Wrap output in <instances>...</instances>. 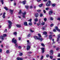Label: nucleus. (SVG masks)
<instances>
[{
	"mask_svg": "<svg viewBox=\"0 0 60 60\" xmlns=\"http://www.w3.org/2000/svg\"><path fill=\"white\" fill-rule=\"evenodd\" d=\"M12 42L15 44H16V43H17V40L15 39V38H13L12 39Z\"/></svg>",
	"mask_w": 60,
	"mask_h": 60,
	"instance_id": "7ed1b4c3",
	"label": "nucleus"
},
{
	"mask_svg": "<svg viewBox=\"0 0 60 60\" xmlns=\"http://www.w3.org/2000/svg\"><path fill=\"white\" fill-rule=\"evenodd\" d=\"M22 13V10H19V12H18V14H20Z\"/></svg>",
	"mask_w": 60,
	"mask_h": 60,
	"instance_id": "6ab92c4d",
	"label": "nucleus"
},
{
	"mask_svg": "<svg viewBox=\"0 0 60 60\" xmlns=\"http://www.w3.org/2000/svg\"><path fill=\"white\" fill-rule=\"evenodd\" d=\"M52 6L53 7H54L55 6V4H53L52 5Z\"/></svg>",
	"mask_w": 60,
	"mask_h": 60,
	"instance_id": "c03bdc74",
	"label": "nucleus"
},
{
	"mask_svg": "<svg viewBox=\"0 0 60 60\" xmlns=\"http://www.w3.org/2000/svg\"><path fill=\"white\" fill-rule=\"evenodd\" d=\"M41 46H43V47H44V46H45V45L43 43H41Z\"/></svg>",
	"mask_w": 60,
	"mask_h": 60,
	"instance_id": "2f4dec72",
	"label": "nucleus"
},
{
	"mask_svg": "<svg viewBox=\"0 0 60 60\" xmlns=\"http://www.w3.org/2000/svg\"><path fill=\"white\" fill-rule=\"evenodd\" d=\"M9 52H10V51H9V50H7L6 51V53L7 54H8V53H9Z\"/></svg>",
	"mask_w": 60,
	"mask_h": 60,
	"instance_id": "cd10ccee",
	"label": "nucleus"
},
{
	"mask_svg": "<svg viewBox=\"0 0 60 60\" xmlns=\"http://www.w3.org/2000/svg\"><path fill=\"white\" fill-rule=\"evenodd\" d=\"M8 22L9 23L8 28H9V29H10V28H11V24H12V22L10 21H8Z\"/></svg>",
	"mask_w": 60,
	"mask_h": 60,
	"instance_id": "f03ea898",
	"label": "nucleus"
},
{
	"mask_svg": "<svg viewBox=\"0 0 60 60\" xmlns=\"http://www.w3.org/2000/svg\"><path fill=\"white\" fill-rule=\"evenodd\" d=\"M19 41H20V40H21V38H20V37H19Z\"/></svg>",
	"mask_w": 60,
	"mask_h": 60,
	"instance_id": "0e129e2a",
	"label": "nucleus"
},
{
	"mask_svg": "<svg viewBox=\"0 0 60 60\" xmlns=\"http://www.w3.org/2000/svg\"><path fill=\"white\" fill-rule=\"evenodd\" d=\"M58 38L57 41H59V39L60 38V34H59L58 35Z\"/></svg>",
	"mask_w": 60,
	"mask_h": 60,
	"instance_id": "dca6fc26",
	"label": "nucleus"
},
{
	"mask_svg": "<svg viewBox=\"0 0 60 60\" xmlns=\"http://www.w3.org/2000/svg\"><path fill=\"white\" fill-rule=\"evenodd\" d=\"M34 39L36 40H39L40 41H42L43 40V39L42 38H38V37L37 36H34Z\"/></svg>",
	"mask_w": 60,
	"mask_h": 60,
	"instance_id": "f257e3e1",
	"label": "nucleus"
},
{
	"mask_svg": "<svg viewBox=\"0 0 60 60\" xmlns=\"http://www.w3.org/2000/svg\"><path fill=\"white\" fill-rule=\"evenodd\" d=\"M43 56H42L41 57V59H42L43 58Z\"/></svg>",
	"mask_w": 60,
	"mask_h": 60,
	"instance_id": "09e8293b",
	"label": "nucleus"
},
{
	"mask_svg": "<svg viewBox=\"0 0 60 60\" xmlns=\"http://www.w3.org/2000/svg\"><path fill=\"white\" fill-rule=\"evenodd\" d=\"M34 20L35 21L37 22V21H38V19H37V18L35 19H34Z\"/></svg>",
	"mask_w": 60,
	"mask_h": 60,
	"instance_id": "393cba45",
	"label": "nucleus"
},
{
	"mask_svg": "<svg viewBox=\"0 0 60 60\" xmlns=\"http://www.w3.org/2000/svg\"><path fill=\"white\" fill-rule=\"evenodd\" d=\"M37 26H40V24H39L38 23H37Z\"/></svg>",
	"mask_w": 60,
	"mask_h": 60,
	"instance_id": "680f3d73",
	"label": "nucleus"
},
{
	"mask_svg": "<svg viewBox=\"0 0 60 60\" xmlns=\"http://www.w3.org/2000/svg\"><path fill=\"white\" fill-rule=\"evenodd\" d=\"M2 49H0V52L2 53Z\"/></svg>",
	"mask_w": 60,
	"mask_h": 60,
	"instance_id": "bf43d9fd",
	"label": "nucleus"
},
{
	"mask_svg": "<svg viewBox=\"0 0 60 60\" xmlns=\"http://www.w3.org/2000/svg\"><path fill=\"white\" fill-rule=\"evenodd\" d=\"M57 31H58V32H60V30L59 29H58L57 30Z\"/></svg>",
	"mask_w": 60,
	"mask_h": 60,
	"instance_id": "338daca9",
	"label": "nucleus"
},
{
	"mask_svg": "<svg viewBox=\"0 0 60 60\" xmlns=\"http://www.w3.org/2000/svg\"><path fill=\"white\" fill-rule=\"evenodd\" d=\"M31 36V34H28V35H27V37H30Z\"/></svg>",
	"mask_w": 60,
	"mask_h": 60,
	"instance_id": "a18cd8bd",
	"label": "nucleus"
},
{
	"mask_svg": "<svg viewBox=\"0 0 60 60\" xmlns=\"http://www.w3.org/2000/svg\"><path fill=\"white\" fill-rule=\"evenodd\" d=\"M57 20H60V18H58L57 19Z\"/></svg>",
	"mask_w": 60,
	"mask_h": 60,
	"instance_id": "69168bd1",
	"label": "nucleus"
},
{
	"mask_svg": "<svg viewBox=\"0 0 60 60\" xmlns=\"http://www.w3.org/2000/svg\"><path fill=\"white\" fill-rule=\"evenodd\" d=\"M43 1H44V2H47V0H43Z\"/></svg>",
	"mask_w": 60,
	"mask_h": 60,
	"instance_id": "774afa93",
	"label": "nucleus"
},
{
	"mask_svg": "<svg viewBox=\"0 0 60 60\" xmlns=\"http://www.w3.org/2000/svg\"><path fill=\"white\" fill-rule=\"evenodd\" d=\"M47 57H48L49 56V55H47L46 56Z\"/></svg>",
	"mask_w": 60,
	"mask_h": 60,
	"instance_id": "13d9d810",
	"label": "nucleus"
},
{
	"mask_svg": "<svg viewBox=\"0 0 60 60\" xmlns=\"http://www.w3.org/2000/svg\"><path fill=\"white\" fill-rule=\"evenodd\" d=\"M15 46L16 47H18V44L16 43L15 44Z\"/></svg>",
	"mask_w": 60,
	"mask_h": 60,
	"instance_id": "72a5a7b5",
	"label": "nucleus"
},
{
	"mask_svg": "<svg viewBox=\"0 0 60 60\" xmlns=\"http://www.w3.org/2000/svg\"><path fill=\"white\" fill-rule=\"evenodd\" d=\"M1 3H2V4H4V0H1Z\"/></svg>",
	"mask_w": 60,
	"mask_h": 60,
	"instance_id": "e433bc0d",
	"label": "nucleus"
},
{
	"mask_svg": "<svg viewBox=\"0 0 60 60\" xmlns=\"http://www.w3.org/2000/svg\"><path fill=\"white\" fill-rule=\"evenodd\" d=\"M28 21H29L30 22L29 23V25H30V26H31V25H32V19H30L29 20H28Z\"/></svg>",
	"mask_w": 60,
	"mask_h": 60,
	"instance_id": "0eeeda50",
	"label": "nucleus"
},
{
	"mask_svg": "<svg viewBox=\"0 0 60 60\" xmlns=\"http://www.w3.org/2000/svg\"><path fill=\"white\" fill-rule=\"evenodd\" d=\"M11 14H13V10L10 9L9 10Z\"/></svg>",
	"mask_w": 60,
	"mask_h": 60,
	"instance_id": "6e6552de",
	"label": "nucleus"
},
{
	"mask_svg": "<svg viewBox=\"0 0 60 60\" xmlns=\"http://www.w3.org/2000/svg\"><path fill=\"white\" fill-rule=\"evenodd\" d=\"M40 19L39 20V25H41V26L42 25V23L41 22V21Z\"/></svg>",
	"mask_w": 60,
	"mask_h": 60,
	"instance_id": "4be33fe9",
	"label": "nucleus"
},
{
	"mask_svg": "<svg viewBox=\"0 0 60 60\" xmlns=\"http://www.w3.org/2000/svg\"><path fill=\"white\" fill-rule=\"evenodd\" d=\"M50 54L51 55H52L53 53V50H51L50 51Z\"/></svg>",
	"mask_w": 60,
	"mask_h": 60,
	"instance_id": "2eb2a0df",
	"label": "nucleus"
},
{
	"mask_svg": "<svg viewBox=\"0 0 60 60\" xmlns=\"http://www.w3.org/2000/svg\"><path fill=\"white\" fill-rule=\"evenodd\" d=\"M37 1L38 2H39L41 1V0H37Z\"/></svg>",
	"mask_w": 60,
	"mask_h": 60,
	"instance_id": "864d4df0",
	"label": "nucleus"
},
{
	"mask_svg": "<svg viewBox=\"0 0 60 60\" xmlns=\"http://www.w3.org/2000/svg\"><path fill=\"white\" fill-rule=\"evenodd\" d=\"M54 26V24H52L50 26H51V27H52V26Z\"/></svg>",
	"mask_w": 60,
	"mask_h": 60,
	"instance_id": "a19ab883",
	"label": "nucleus"
},
{
	"mask_svg": "<svg viewBox=\"0 0 60 60\" xmlns=\"http://www.w3.org/2000/svg\"><path fill=\"white\" fill-rule=\"evenodd\" d=\"M53 32H56V30L55 29H54L53 30Z\"/></svg>",
	"mask_w": 60,
	"mask_h": 60,
	"instance_id": "5fc2aeb1",
	"label": "nucleus"
},
{
	"mask_svg": "<svg viewBox=\"0 0 60 60\" xmlns=\"http://www.w3.org/2000/svg\"><path fill=\"white\" fill-rule=\"evenodd\" d=\"M22 3L23 4H26V0H24V1H23Z\"/></svg>",
	"mask_w": 60,
	"mask_h": 60,
	"instance_id": "aec40b11",
	"label": "nucleus"
},
{
	"mask_svg": "<svg viewBox=\"0 0 60 60\" xmlns=\"http://www.w3.org/2000/svg\"><path fill=\"white\" fill-rule=\"evenodd\" d=\"M6 14V13L5 12H4L3 13V19H4L5 18V14Z\"/></svg>",
	"mask_w": 60,
	"mask_h": 60,
	"instance_id": "9b49d317",
	"label": "nucleus"
},
{
	"mask_svg": "<svg viewBox=\"0 0 60 60\" xmlns=\"http://www.w3.org/2000/svg\"><path fill=\"white\" fill-rule=\"evenodd\" d=\"M50 20H53V18L52 17H51L50 18Z\"/></svg>",
	"mask_w": 60,
	"mask_h": 60,
	"instance_id": "c9c22d12",
	"label": "nucleus"
},
{
	"mask_svg": "<svg viewBox=\"0 0 60 60\" xmlns=\"http://www.w3.org/2000/svg\"><path fill=\"white\" fill-rule=\"evenodd\" d=\"M17 60H23L24 59L22 58H20L19 57H18L17 58Z\"/></svg>",
	"mask_w": 60,
	"mask_h": 60,
	"instance_id": "f8f14e48",
	"label": "nucleus"
},
{
	"mask_svg": "<svg viewBox=\"0 0 60 60\" xmlns=\"http://www.w3.org/2000/svg\"><path fill=\"white\" fill-rule=\"evenodd\" d=\"M22 48V47H21V46H19L18 47V48L19 49H21V48Z\"/></svg>",
	"mask_w": 60,
	"mask_h": 60,
	"instance_id": "473e14b6",
	"label": "nucleus"
},
{
	"mask_svg": "<svg viewBox=\"0 0 60 60\" xmlns=\"http://www.w3.org/2000/svg\"><path fill=\"white\" fill-rule=\"evenodd\" d=\"M24 25L25 26H27V24L26 22H24Z\"/></svg>",
	"mask_w": 60,
	"mask_h": 60,
	"instance_id": "412c9836",
	"label": "nucleus"
},
{
	"mask_svg": "<svg viewBox=\"0 0 60 60\" xmlns=\"http://www.w3.org/2000/svg\"><path fill=\"white\" fill-rule=\"evenodd\" d=\"M27 42H28V44H30V42H29V41L28 40L27 41Z\"/></svg>",
	"mask_w": 60,
	"mask_h": 60,
	"instance_id": "c756f323",
	"label": "nucleus"
},
{
	"mask_svg": "<svg viewBox=\"0 0 60 60\" xmlns=\"http://www.w3.org/2000/svg\"><path fill=\"white\" fill-rule=\"evenodd\" d=\"M43 16V14H41L40 16V17H42Z\"/></svg>",
	"mask_w": 60,
	"mask_h": 60,
	"instance_id": "49530a36",
	"label": "nucleus"
},
{
	"mask_svg": "<svg viewBox=\"0 0 60 60\" xmlns=\"http://www.w3.org/2000/svg\"><path fill=\"white\" fill-rule=\"evenodd\" d=\"M43 5V4H41L39 5V6L40 7H42V6Z\"/></svg>",
	"mask_w": 60,
	"mask_h": 60,
	"instance_id": "7c9ffc66",
	"label": "nucleus"
},
{
	"mask_svg": "<svg viewBox=\"0 0 60 60\" xmlns=\"http://www.w3.org/2000/svg\"><path fill=\"white\" fill-rule=\"evenodd\" d=\"M26 14V11L24 12L23 13H22V16L23 18H26V15H25Z\"/></svg>",
	"mask_w": 60,
	"mask_h": 60,
	"instance_id": "20e7f679",
	"label": "nucleus"
},
{
	"mask_svg": "<svg viewBox=\"0 0 60 60\" xmlns=\"http://www.w3.org/2000/svg\"><path fill=\"white\" fill-rule=\"evenodd\" d=\"M30 31L31 32V33H33V32H34V31L32 30L31 29H30Z\"/></svg>",
	"mask_w": 60,
	"mask_h": 60,
	"instance_id": "a878e982",
	"label": "nucleus"
},
{
	"mask_svg": "<svg viewBox=\"0 0 60 60\" xmlns=\"http://www.w3.org/2000/svg\"><path fill=\"white\" fill-rule=\"evenodd\" d=\"M4 8L6 11H8V9L7 8Z\"/></svg>",
	"mask_w": 60,
	"mask_h": 60,
	"instance_id": "79ce46f5",
	"label": "nucleus"
},
{
	"mask_svg": "<svg viewBox=\"0 0 60 60\" xmlns=\"http://www.w3.org/2000/svg\"><path fill=\"white\" fill-rule=\"evenodd\" d=\"M35 17H38L39 16V14L38 13H36L35 14Z\"/></svg>",
	"mask_w": 60,
	"mask_h": 60,
	"instance_id": "f3484780",
	"label": "nucleus"
},
{
	"mask_svg": "<svg viewBox=\"0 0 60 60\" xmlns=\"http://www.w3.org/2000/svg\"><path fill=\"white\" fill-rule=\"evenodd\" d=\"M49 9V8H46V10H48Z\"/></svg>",
	"mask_w": 60,
	"mask_h": 60,
	"instance_id": "603ef678",
	"label": "nucleus"
},
{
	"mask_svg": "<svg viewBox=\"0 0 60 60\" xmlns=\"http://www.w3.org/2000/svg\"><path fill=\"white\" fill-rule=\"evenodd\" d=\"M43 12H44V13H46V11L44 10H43Z\"/></svg>",
	"mask_w": 60,
	"mask_h": 60,
	"instance_id": "8fccbe9b",
	"label": "nucleus"
},
{
	"mask_svg": "<svg viewBox=\"0 0 60 60\" xmlns=\"http://www.w3.org/2000/svg\"><path fill=\"white\" fill-rule=\"evenodd\" d=\"M45 24V22H42V25L41 26H43Z\"/></svg>",
	"mask_w": 60,
	"mask_h": 60,
	"instance_id": "de8ad7c7",
	"label": "nucleus"
},
{
	"mask_svg": "<svg viewBox=\"0 0 60 60\" xmlns=\"http://www.w3.org/2000/svg\"><path fill=\"white\" fill-rule=\"evenodd\" d=\"M19 55L20 56H22V55H23V53L22 52H20Z\"/></svg>",
	"mask_w": 60,
	"mask_h": 60,
	"instance_id": "b1692460",
	"label": "nucleus"
},
{
	"mask_svg": "<svg viewBox=\"0 0 60 60\" xmlns=\"http://www.w3.org/2000/svg\"><path fill=\"white\" fill-rule=\"evenodd\" d=\"M28 54H32V52H28Z\"/></svg>",
	"mask_w": 60,
	"mask_h": 60,
	"instance_id": "3c124183",
	"label": "nucleus"
},
{
	"mask_svg": "<svg viewBox=\"0 0 60 60\" xmlns=\"http://www.w3.org/2000/svg\"><path fill=\"white\" fill-rule=\"evenodd\" d=\"M44 48H41V50H42V53H43L44 52Z\"/></svg>",
	"mask_w": 60,
	"mask_h": 60,
	"instance_id": "4468645a",
	"label": "nucleus"
},
{
	"mask_svg": "<svg viewBox=\"0 0 60 60\" xmlns=\"http://www.w3.org/2000/svg\"><path fill=\"white\" fill-rule=\"evenodd\" d=\"M53 12L52 11L50 10L49 12V14L50 15H51L53 13Z\"/></svg>",
	"mask_w": 60,
	"mask_h": 60,
	"instance_id": "1a4fd4ad",
	"label": "nucleus"
},
{
	"mask_svg": "<svg viewBox=\"0 0 60 60\" xmlns=\"http://www.w3.org/2000/svg\"><path fill=\"white\" fill-rule=\"evenodd\" d=\"M41 10H38V12H41Z\"/></svg>",
	"mask_w": 60,
	"mask_h": 60,
	"instance_id": "f704fd0d",
	"label": "nucleus"
},
{
	"mask_svg": "<svg viewBox=\"0 0 60 60\" xmlns=\"http://www.w3.org/2000/svg\"><path fill=\"white\" fill-rule=\"evenodd\" d=\"M43 33L44 34H47V32H43Z\"/></svg>",
	"mask_w": 60,
	"mask_h": 60,
	"instance_id": "c85d7f7f",
	"label": "nucleus"
},
{
	"mask_svg": "<svg viewBox=\"0 0 60 60\" xmlns=\"http://www.w3.org/2000/svg\"><path fill=\"white\" fill-rule=\"evenodd\" d=\"M58 57H60V54L59 53L58 54Z\"/></svg>",
	"mask_w": 60,
	"mask_h": 60,
	"instance_id": "6e6d98bb",
	"label": "nucleus"
},
{
	"mask_svg": "<svg viewBox=\"0 0 60 60\" xmlns=\"http://www.w3.org/2000/svg\"><path fill=\"white\" fill-rule=\"evenodd\" d=\"M44 20L45 21H47V18H45L44 19Z\"/></svg>",
	"mask_w": 60,
	"mask_h": 60,
	"instance_id": "37998d69",
	"label": "nucleus"
},
{
	"mask_svg": "<svg viewBox=\"0 0 60 60\" xmlns=\"http://www.w3.org/2000/svg\"><path fill=\"white\" fill-rule=\"evenodd\" d=\"M16 26L17 27H19V28H20L21 27V26L19 24H17Z\"/></svg>",
	"mask_w": 60,
	"mask_h": 60,
	"instance_id": "a211bd4d",
	"label": "nucleus"
},
{
	"mask_svg": "<svg viewBox=\"0 0 60 60\" xmlns=\"http://www.w3.org/2000/svg\"><path fill=\"white\" fill-rule=\"evenodd\" d=\"M25 7L26 8H29V6H26Z\"/></svg>",
	"mask_w": 60,
	"mask_h": 60,
	"instance_id": "4d7b16f0",
	"label": "nucleus"
},
{
	"mask_svg": "<svg viewBox=\"0 0 60 60\" xmlns=\"http://www.w3.org/2000/svg\"><path fill=\"white\" fill-rule=\"evenodd\" d=\"M4 32H7V29H5V30H4Z\"/></svg>",
	"mask_w": 60,
	"mask_h": 60,
	"instance_id": "052dcab7",
	"label": "nucleus"
},
{
	"mask_svg": "<svg viewBox=\"0 0 60 60\" xmlns=\"http://www.w3.org/2000/svg\"><path fill=\"white\" fill-rule=\"evenodd\" d=\"M51 4V2L50 1H49L47 2L46 5L47 6H49Z\"/></svg>",
	"mask_w": 60,
	"mask_h": 60,
	"instance_id": "39448f33",
	"label": "nucleus"
},
{
	"mask_svg": "<svg viewBox=\"0 0 60 60\" xmlns=\"http://www.w3.org/2000/svg\"><path fill=\"white\" fill-rule=\"evenodd\" d=\"M56 50H59V48H57L56 49Z\"/></svg>",
	"mask_w": 60,
	"mask_h": 60,
	"instance_id": "e2e57ef3",
	"label": "nucleus"
},
{
	"mask_svg": "<svg viewBox=\"0 0 60 60\" xmlns=\"http://www.w3.org/2000/svg\"><path fill=\"white\" fill-rule=\"evenodd\" d=\"M30 46L29 45H28L27 46V50H29L30 49Z\"/></svg>",
	"mask_w": 60,
	"mask_h": 60,
	"instance_id": "ddd939ff",
	"label": "nucleus"
},
{
	"mask_svg": "<svg viewBox=\"0 0 60 60\" xmlns=\"http://www.w3.org/2000/svg\"><path fill=\"white\" fill-rule=\"evenodd\" d=\"M49 39L50 40H52V38H53V37H52V35H50L49 36Z\"/></svg>",
	"mask_w": 60,
	"mask_h": 60,
	"instance_id": "9d476101",
	"label": "nucleus"
},
{
	"mask_svg": "<svg viewBox=\"0 0 60 60\" xmlns=\"http://www.w3.org/2000/svg\"><path fill=\"white\" fill-rule=\"evenodd\" d=\"M38 36L40 38H41V34H38Z\"/></svg>",
	"mask_w": 60,
	"mask_h": 60,
	"instance_id": "bb28decb",
	"label": "nucleus"
},
{
	"mask_svg": "<svg viewBox=\"0 0 60 60\" xmlns=\"http://www.w3.org/2000/svg\"><path fill=\"white\" fill-rule=\"evenodd\" d=\"M55 28H56V30H57L58 29L57 26H56L55 27Z\"/></svg>",
	"mask_w": 60,
	"mask_h": 60,
	"instance_id": "58836bf2",
	"label": "nucleus"
},
{
	"mask_svg": "<svg viewBox=\"0 0 60 60\" xmlns=\"http://www.w3.org/2000/svg\"><path fill=\"white\" fill-rule=\"evenodd\" d=\"M50 57L51 59H52L53 58V57L52 56H50Z\"/></svg>",
	"mask_w": 60,
	"mask_h": 60,
	"instance_id": "ea45409f",
	"label": "nucleus"
},
{
	"mask_svg": "<svg viewBox=\"0 0 60 60\" xmlns=\"http://www.w3.org/2000/svg\"><path fill=\"white\" fill-rule=\"evenodd\" d=\"M45 29H46V28L45 26L43 27L42 28V30H45Z\"/></svg>",
	"mask_w": 60,
	"mask_h": 60,
	"instance_id": "5701e85b",
	"label": "nucleus"
},
{
	"mask_svg": "<svg viewBox=\"0 0 60 60\" xmlns=\"http://www.w3.org/2000/svg\"><path fill=\"white\" fill-rule=\"evenodd\" d=\"M7 36V34H3V36H1L0 37V38L2 40H4V37H6Z\"/></svg>",
	"mask_w": 60,
	"mask_h": 60,
	"instance_id": "423d86ee",
	"label": "nucleus"
},
{
	"mask_svg": "<svg viewBox=\"0 0 60 60\" xmlns=\"http://www.w3.org/2000/svg\"><path fill=\"white\" fill-rule=\"evenodd\" d=\"M14 35H17V32H15L13 33Z\"/></svg>",
	"mask_w": 60,
	"mask_h": 60,
	"instance_id": "4c0bfd02",
	"label": "nucleus"
}]
</instances>
